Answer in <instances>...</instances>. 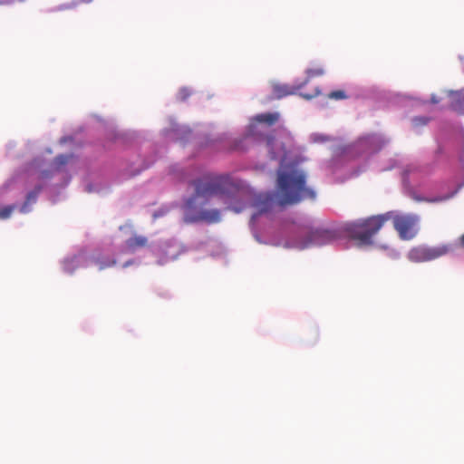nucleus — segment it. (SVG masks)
Listing matches in <instances>:
<instances>
[{"instance_id": "nucleus-1", "label": "nucleus", "mask_w": 464, "mask_h": 464, "mask_svg": "<svg viewBox=\"0 0 464 464\" xmlns=\"http://www.w3.org/2000/svg\"><path fill=\"white\" fill-rule=\"evenodd\" d=\"M195 194L185 204L184 219L188 223L205 221L216 223L220 220V212L218 209H197L199 198L208 199L211 197H218L227 209L236 213L245 208L243 197L245 192L233 182L228 176H219L209 179H198L194 182Z\"/></svg>"}, {"instance_id": "nucleus-2", "label": "nucleus", "mask_w": 464, "mask_h": 464, "mask_svg": "<svg viewBox=\"0 0 464 464\" xmlns=\"http://www.w3.org/2000/svg\"><path fill=\"white\" fill-rule=\"evenodd\" d=\"M306 176L301 170L279 172L276 194H260L256 197L254 206L257 209L252 218L267 212L276 200L281 206L295 205L304 199H314V191L306 187Z\"/></svg>"}, {"instance_id": "nucleus-3", "label": "nucleus", "mask_w": 464, "mask_h": 464, "mask_svg": "<svg viewBox=\"0 0 464 464\" xmlns=\"http://www.w3.org/2000/svg\"><path fill=\"white\" fill-rule=\"evenodd\" d=\"M390 213L372 216L347 223L343 231L351 238L357 240L360 246H370L373 243L372 237L376 235L383 225L390 220Z\"/></svg>"}, {"instance_id": "nucleus-4", "label": "nucleus", "mask_w": 464, "mask_h": 464, "mask_svg": "<svg viewBox=\"0 0 464 464\" xmlns=\"http://www.w3.org/2000/svg\"><path fill=\"white\" fill-rule=\"evenodd\" d=\"M452 250L453 246L451 244H443L436 246L419 245L408 251L407 258L412 263L430 262L448 255Z\"/></svg>"}, {"instance_id": "nucleus-5", "label": "nucleus", "mask_w": 464, "mask_h": 464, "mask_svg": "<svg viewBox=\"0 0 464 464\" xmlns=\"http://www.w3.org/2000/svg\"><path fill=\"white\" fill-rule=\"evenodd\" d=\"M420 218L417 215H397L393 218V227L401 240H411L419 232Z\"/></svg>"}, {"instance_id": "nucleus-6", "label": "nucleus", "mask_w": 464, "mask_h": 464, "mask_svg": "<svg viewBox=\"0 0 464 464\" xmlns=\"http://www.w3.org/2000/svg\"><path fill=\"white\" fill-rule=\"evenodd\" d=\"M339 238V234L335 229L315 228L311 229L305 240L298 245L300 248H306L312 246H324L332 243Z\"/></svg>"}, {"instance_id": "nucleus-7", "label": "nucleus", "mask_w": 464, "mask_h": 464, "mask_svg": "<svg viewBox=\"0 0 464 464\" xmlns=\"http://www.w3.org/2000/svg\"><path fill=\"white\" fill-rule=\"evenodd\" d=\"M385 144V140L377 134H370L361 138L357 141V146L365 149L369 153L379 151Z\"/></svg>"}, {"instance_id": "nucleus-8", "label": "nucleus", "mask_w": 464, "mask_h": 464, "mask_svg": "<svg viewBox=\"0 0 464 464\" xmlns=\"http://www.w3.org/2000/svg\"><path fill=\"white\" fill-rule=\"evenodd\" d=\"M147 245L148 238L140 235H134L125 242L126 248L130 252H134L138 248L145 247Z\"/></svg>"}, {"instance_id": "nucleus-9", "label": "nucleus", "mask_w": 464, "mask_h": 464, "mask_svg": "<svg viewBox=\"0 0 464 464\" xmlns=\"http://www.w3.org/2000/svg\"><path fill=\"white\" fill-rule=\"evenodd\" d=\"M299 87H293L286 84H276L273 86V96L276 99L295 94Z\"/></svg>"}, {"instance_id": "nucleus-10", "label": "nucleus", "mask_w": 464, "mask_h": 464, "mask_svg": "<svg viewBox=\"0 0 464 464\" xmlns=\"http://www.w3.org/2000/svg\"><path fill=\"white\" fill-rule=\"evenodd\" d=\"M279 120L278 112H266L256 115L253 121L256 123L266 124L267 126L275 125Z\"/></svg>"}, {"instance_id": "nucleus-11", "label": "nucleus", "mask_w": 464, "mask_h": 464, "mask_svg": "<svg viewBox=\"0 0 464 464\" xmlns=\"http://www.w3.org/2000/svg\"><path fill=\"white\" fill-rule=\"evenodd\" d=\"M92 262L98 266L99 270H104L116 265V259L107 257L102 255L95 256L92 258Z\"/></svg>"}, {"instance_id": "nucleus-12", "label": "nucleus", "mask_w": 464, "mask_h": 464, "mask_svg": "<svg viewBox=\"0 0 464 464\" xmlns=\"http://www.w3.org/2000/svg\"><path fill=\"white\" fill-rule=\"evenodd\" d=\"M451 108L459 113H464V89L453 95Z\"/></svg>"}, {"instance_id": "nucleus-13", "label": "nucleus", "mask_w": 464, "mask_h": 464, "mask_svg": "<svg viewBox=\"0 0 464 464\" xmlns=\"http://www.w3.org/2000/svg\"><path fill=\"white\" fill-rule=\"evenodd\" d=\"M41 190H42V187L37 186L34 188V190L30 191L27 194L26 199L21 208V212L26 213L28 211V205L36 201V198H37L39 193L41 192Z\"/></svg>"}, {"instance_id": "nucleus-14", "label": "nucleus", "mask_w": 464, "mask_h": 464, "mask_svg": "<svg viewBox=\"0 0 464 464\" xmlns=\"http://www.w3.org/2000/svg\"><path fill=\"white\" fill-rule=\"evenodd\" d=\"M274 138L273 137H266V146H267V149H268V151L270 153V156H271V159L275 160L276 159L277 157H279L281 154L285 155V149L282 148V152L280 150H277L274 148Z\"/></svg>"}, {"instance_id": "nucleus-15", "label": "nucleus", "mask_w": 464, "mask_h": 464, "mask_svg": "<svg viewBox=\"0 0 464 464\" xmlns=\"http://www.w3.org/2000/svg\"><path fill=\"white\" fill-rule=\"evenodd\" d=\"M72 158V154H70V155H64V154L58 155L54 159V162L57 165V167H61V166H63V165L67 164Z\"/></svg>"}, {"instance_id": "nucleus-16", "label": "nucleus", "mask_w": 464, "mask_h": 464, "mask_svg": "<svg viewBox=\"0 0 464 464\" xmlns=\"http://www.w3.org/2000/svg\"><path fill=\"white\" fill-rule=\"evenodd\" d=\"M328 98L329 99H334V100H344V99L347 98V95H346L344 91L337 90V91L331 92L328 94Z\"/></svg>"}, {"instance_id": "nucleus-17", "label": "nucleus", "mask_w": 464, "mask_h": 464, "mask_svg": "<svg viewBox=\"0 0 464 464\" xmlns=\"http://www.w3.org/2000/svg\"><path fill=\"white\" fill-rule=\"evenodd\" d=\"M324 73V71L323 68L308 69L306 71L307 80L305 81V82H307L309 79L316 76H321Z\"/></svg>"}, {"instance_id": "nucleus-18", "label": "nucleus", "mask_w": 464, "mask_h": 464, "mask_svg": "<svg viewBox=\"0 0 464 464\" xmlns=\"http://www.w3.org/2000/svg\"><path fill=\"white\" fill-rule=\"evenodd\" d=\"M14 208V206H6V207L1 208L0 209V218H2V219L8 218L11 216Z\"/></svg>"}, {"instance_id": "nucleus-19", "label": "nucleus", "mask_w": 464, "mask_h": 464, "mask_svg": "<svg viewBox=\"0 0 464 464\" xmlns=\"http://www.w3.org/2000/svg\"><path fill=\"white\" fill-rule=\"evenodd\" d=\"M319 93H320V90L318 88H316L314 93H312V94L301 93V96L304 97V99L310 100V99H313V98L318 96Z\"/></svg>"}, {"instance_id": "nucleus-20", "label": "nucleus", "mask_w": 464, "mask_h": 464, "mask_svg": "<svg viewBox=\"0 0 464 464\" xmlns=\"http://www.w3.org/2000/svg\"><path fill=\"white\" fill-rule=\"evenodd\" d=\"M12 3L11 0H0V5H9Z\"/></svg>"}, {"instance_id": "nucleus-21", "label": "nucleus", "mask_w": 464, "mask_h": 464, "mask_svg": "<svg viewBox=\"0 0 464 464\" xmlns=\"http://www.w3.org/2000/svg\"><path fill=\"white\" fill-rule=\"evenodd\" d=\"M460 246L464 248V234L459 238Z\"/></svg>"}, {"instance_id": "nucleus-22", "label": "nucleus", "mask_w": 464, "mask_h": 464, "mask_svg": "<svg viewBox=\"0 0 464 464\" xmlns=\"http://www.w3.org/2000/svg\"><path fill=\"white\" fill-rule=\"evenodd\" d=\"M431 102H432L433 103H437V102H439V101H438L437 99H435V97H432V98H431Z\"/></svg>"}, {"instance_id": "nucleus-23", "label": "nucleus", "mask_w": 464, "mask_h": 464, "mask_svg": "<svg viewBox=\"0 0 464 464\" xmlns=\"http://www.w3.org/2000/svg\"><path fill=\"white\" fill-rule=\"evenodd\" d=\"M130 262H127L124 266H128V265L130 264Z\"/></svg>"}]
</instances>
